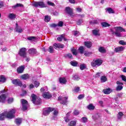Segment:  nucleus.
<instances>
[{
  "instance_id": "f257e3e1",
  "label": "nucleus",
  "mask_w": 126,
  "mask_h": 126,
  "mask_svg": "<svg viewBox=\"0 0 126 126\" xmlns=\"http://www.w3.org/2000/svg\"><path fill=\"white\" fill-rule=\"evenodd\" d=\"M16 112L15 110L12 109L9 111L3 112L0 114V121H4L5 118L7 119H14L15 118L14 114H15Z\"/></svg>"
},
{
  "instance_id": "f03ea898",
  "label": "nucleus",
  "mask_w": 126,
  "mask_h": 126,
  "mask_svg": "<svg viewBox=\"0 0 126 126\" xmlns=\"http://www.w3.org/2000/svg\"><path fill=\"white\" fill-rule=\"evenodd\" d=\"M114 29H115V35L116 37H122V34L120 32H126V30L122 27H116L114 28Z\"/></svg>"
},
{
  "instance_id": "7ed1b4c3",
  "label": "nucleus",
  "mask_w": 126,
  "mask_h": 126,
  "mask_svg": "<svg viewBox=\"0 0 126 126\" xmlns=\"http://www.w3.org/2000/svg\"><path fill=\"white\" fill-rule=\"evenodd\" d=\"M102 63H103V61L101 59H97L96 60H93L91 64L92 66L95 67L102 65Z\"/></svg>"
},
{
  "instance_id": "20e7f679",
  "label": "nucleus",
  "mask_w": 126,
  "mask_h": 126,
  "mask_svg": "<svg viewBox=\"0 0 126 126\" xmlns=\"http://www.w3.org/2000/svg\"><path fill=\"white\" fill-rule=\"evenodd\" d=\"M22 108H21L22 111H26L28 109V105L29 103H28V101L25 99H21L20 100Z\"/></svg>"
},
{
  "instance_id": "39448f33",
  "label": "nucleus",
  "mask_w": 126,
  "mask_h": 126,
  "mask_svg": "<svg viewBox=\"0 0 126 126\" xmlns=\"http://www.w3.org/2000/svg\"><path fill=\"white\" fill-rule=\"evenodd\" d=\"M33 6L34 7H40V8H44L47 7V6L43 1H34L33 3Z\"/></svg>"
},
{
  "instance_id": "423d86ee",
  "label": "nucleus",
  "mask_w": 126,
  "mask_h": 126,
  "mask_svg": "<svg viewBox=\"0 0 126 126\" xmlns=\"http://www.w3.org/2000/svg\"><path fill=\"white\" fill-rule=\"evenodd\" d=\"M26 48H21L19 51L18 55L24 58H27V53H26Z\"/></svg>"
},
{
  "instance_id": "0eeeda50",
  "label": "nucleus",
  "mask_w": 126,
  "mask_h": 126,
  "mask_svg": "<svg viewBox=\"0 0 126 126\" xmlns=\"http://www.w3.org/2000/svg\"><path fill=\"white\" fill-rule=\"evenodd\" d=\"M54 111H55V108L48 107L47 108V110H44L43 112V115L44 116H49V115H50V113Z\"/></svg>"
},
{
  "instance_id": "6e6552de",
  "label": "nucleus",
  "mask_w": 126,
  "mask_h": 126,
  "mask_svg": "<svg viewBox=\"0 0 126 126\" xmlns=\"http://www.w3.org/2000/svg\"><path fill=\"white\" fill-rule=\"evenodd\" d=\"M12 83L13 84H14V85H16V86H20V87L22 86V82H21V81H20V80L19 79L12 80Z\"/></svg>"
},
{
  "instance_id": "1a4fd4ad",
  "label": "nucleus",
  "mask_w": 126,
  "mask_h": 126,
  "mask_svg": "<svg viewBox=\"0 0 126 126\" xmlns=\"http://www.w3.org/2000/svg\"><path fill=\"white\" fill-rule=\"evenodd\" d=\"M25 69V66L24 65L19 66L17 68V73H19V74L23 73Z\"/></svg>"
},
{
  "instance_id": "9d476101",
  "label": "nucleus",
  "mask_w": 126,
  "mask_h": 126,
  "mask_svg": "<svg viewBox=\"0 0 126 126\" xmlns=\"http://www.w3.org/2000/svg\"><path fill=\"white\" fill-rule=\"evenodd\" d=\"M65 11H66L67 14H69V15H70L71 16L72 15V14H73V9L71 8L70 7H65Z\"/></svg>"
},
{
  "instance_id": "9b49d317",
  "label": "nucleus",
  "mask_w": 126,
  "mask_h": 126,
  "mask_svg": "<svg viewBox=\"0 0 126 126\" xmlns=\"http://www.w3.org/2000/svg\"><path fill=\"white\" fill-rule=\"evenodd\" d=\"M42 97H43L45 99H51L52 96V94H50V92H47L42 94Z\"/></svg>"
},
{
  "instance_id": "f8f14e48",
  "label": "nucleus",
  "mask_w": 126,
  "mask_h": 126,
  "mask_svg": "<svg viewBox=\"0 0 126 126\" xmlns=\"http://www.w3.org/2000/svg\"><path fill=\"white\" fill-rule=\"evenodd\" d=\"M53 47L57 50V49H63L64 48V45L60 43H54Z\"/></svg>"
},
{
  "instance_id": "ddd939ff",
  "label": "nucleus",
  "mask_w": 126,
  "mask_h": 126,
  "mask_svg": "<svg viewBox=\"0 0 126 126\" xmlns=\"http://www.w3.org/2000/svg\"><path fill=\"white\" fill-rule=\"evenodd\" d=\"M65 35L64 34H61L59 37H57V40L59 42H62L63 41V39L64 41H67V39L65 37Z\"/></svg>"
},
{
  "instance_id": "4468645a",
  "label": "nucleus",
  "mask_w": 126,
  "mask_h": 126,
  "mask_svg": "<svg viewBox=\"0 0 126 126\" xmlns=\"http://www.w3.org/2000/svg\"><path fill=\"white\" fill-rule=\"evenodd\" d=\"M38 53L37 50L34 48H32L29 50V54L30 55H36Z\"/></svg>"
},
{
  "instance_id": "2eb2a0df",
  "label": "nucleus",
  "mask_w": 126,
  "mask_h": 126,
  "mask_svg": "<svg viewBox=\"0 0 126 126\" xmlns=\"http://www.w3.org/2000/svg\"><path fill=\"white\" fill-rule=\"evenodd\" d=\"M21 79L23 80H29L30 78V76L28 73H26L21 76Z\"/></svg>"
},
{
  "instance_id": "dca6fc26",
  "label": "nucleus",
  "mask_w": 126,
  "mask_h": 126,
  "mask_svg": "<svg viewBox=\"0 0 126 126\" xmlns=\"http://www.w3.org/2000/svg\"><path fill=\"white\" fill-rule=\"evenodd\" d=\"M6 99V95L5 94H2L0 95V102L4 103Z\"/></svg>"
},
{
  "instance_id": "f3484780",
  "label": "nucleus",
  "mask_w": 126,
  "mask_h": 126,
  "mask_svg": "<svg viewBox=\"0 0 126 126\" xmlns=\"http://www.w3.org/2000/svg\"><path fill=\"white\" fill-rule=\"evenodd\" d=\"M84 44L88 49H90L92 47V42L91 41H85Z\"/></svg>"
},
{
  "instance_id": "a211bd4d",
  "label": "nucleus",
  "mask_w": 126,
  "mask_h": 126,
  "mask_svg": "<svg viewBox=\"0 0 126 126\" xmlns=\"http://www.w3.org/2000/svg\"><path fill=\"white\" fill-rule=\"evenodd\" d=\"M99 32H100V30L98 29H95L92 31V33L94 36H100L101 34Z\"/></svg>"
},
{
  "instance_id": "6ab92c4d",
  "label": "nucleus",
  "mask_w": 126,
  "mask_h": 126,
  "mask_svg": "<svg viewBox=\"0 0 126 126\" xmlns=\"http://www.w3.org/2000/svg\"><path fill=\"white\" fill-rule=\"evenodd\" d=\"M67 99L68 97L66 96L63 97L62 100L60 102V104H61L62 105H66V104H67Z\"/></svg>"
},
{
  "instance_id": "aec40b11",
  "label": "nucleus",
  "mask_w": 126,
  "mask_h": 126,
  "mask_svg": "<svg viewBox=\"0 0 126 126\" xmlns=\"http://www.w3.org/2000/svg\"><path fill=\"white\" fill-rule=\"evenodd\" d=\"M31 97L32 98V102L33 104H34L38 98L37 95L34 94H32L31 95Z\"/></svg>"
},
{
  "instance_id": "412c9836",
  "label": "nucleus",
  "mask_w": 126,
  "mask_h": 126,
  "mask_svg": "<svg viewBox=\"0 0 126 126\" xmlns=\"http://www.w3.org/2000/svg\"><path fill=\"white\" fill-rule=\"evenodd\" d=\"M59 80L60 83H61V84H65L67 82L66 79L64 77H60L59 78Z\"/></svg>"
},
{
  "instance_id": "4be33fe9",
  "label": "nucleus",
  "mask_w": 126,
  "mask_h": 126,
  "mask_svg": "<svg viewBox=\"0 0 126 126\" xmlns=\"http://www.w3.org/2000/svg\"><path fill=\"white\" fill-rule=\"evenodd\" d=\"M124 50H125V47L123 46L118 47L115 48V50L116 53H119V52H123Z\"/></svg>"
},
{
  "instance_id": "5701e85b",
  "label": "nucleus",
  "mask_w": 126,
  "mask_h": 126,
  "mask_svg": "<svg viewBox=\"0 0 126 126\" xmlns=\"http://www.w3.org/2000/svg\"><path fill=\"white\" fill-rule=\"evenodd\" d=\"M100 24L102 28H105L106 27H110V26H111V25L105 22H101Z\"/></svg>"
},
{
  "instance_id": "b1692460",
  "label": "nucleus",
  "mask_w": 126,
  "mask_h": 126,
  "mask_svg": "<svg viewBox=\"0 0 126 126\" xmlns=\"http://www.w3.org/2000/svg\"><path fill=\"white\" fill-rule=\"evenodd\" d=\"M87 108L88 110H90V111H93V110H95V106L93 105V104L92 103L89 104V105L87 106Z\"/></svg>"
},
{
  "instance_id": "393cba45",
  "label": "nucleus",
  "mask_w": 126,
  "mask_h": 126,
  "mask_svg": "<svg viewBox=\"0 0 126 126\" xmlns=\"http://www.w3.org/2000/svg\"><path fill=\"white\" fill-rule=\"evenodd\" d=\"M103 92L104 94H109L112 92L110 88L104 89L103 90Z\"/></svg>"
},
{
  "instance_id": "a878e982",
  "label": "nucleus",
  "mask_w": 126,
  "mask_h": 126,
  "mask_svg": "<svg viewBox=\"0 0 126 126\" xmlns=\"http://www.w3.org/2000/svg\"><path fill=\"white\" fill-rule=\"evenodd\" d=\"M106 12H108L110 14L112 13H115V11L113 9V8L111 7H108L105 9Z\"/></svg>"
},
{
  "instance_id": "bb28decb",
  "label": "nucleus",
  "mask_w": 126,
  "mask_h": 126,
  "mask_svg": "<svg viewBox=\"0 0 126 126\" xmlns=\"http://www.w3.org/2000/svg\"><path fill=\"white\" fill-rule=\"evenodd\" d=\"M98 51L99 53H101V54H105L106 52H107L104 47H100L98 48Z\"/></svg>"
},
{
  "instance_id": "cd10ccee",
  "label": "nucleus",
  "mask_w": 126,
  "mask_h": 126,
  "mask_svg": "<svg viewBox=\"0 0 126 126\" xmlns=\"http://www.w3.org/2000/svg\"><path fill=\"white\" fill-rule=\"evenodd\" d=\"M15 123L16 125L19 126L22 123V119L20 118H17L15 119Z\"/></svg>"
},
{
  "instance_id": "c85d7f7f",
  "label": "nucleus",
  "mask_w": 126,
  "mask_h": 126,
  "mask_svg": "<svg viewBox=\"0 0 126 126\" xmlns=\"http://www.w3.org/2000/svg\"><path fill=\"white\" fill-rule=\"evenodd\" d=\"M70 63L72 66H78V62L77 61H71Z\"/></svg>"
},
{
  "instance_id": "c756f323",
  "label": "nucleus",
  "mask_w": 126,
  "mask_h": 126,
  "mask_svg": "<svg viewBox=\"0 0 126 126\" xmlns=\"http://www.w3.org/2000/svg\"><path fill=\"white\" fill-rule=\"evenodd\" d=\"M41 103L42 102L41 101V98L37 97L36 101H35V103H34L33 104L34 105H40V104H41Z\"/></svg>"
},
{
  "instance_id": "7c9ffc66",
  "label": "nucleus",
  "mask_w": 126,
  "mask_h": 126,
  "mask_svg": "<svg viewBox=\"0 0 126 126\" xmlns=\"http://www.w3.org/2000/svg\"><path fill=\"white\" fill-rule=\"evenodd\" d=\"M64 58L72 59L73 57H72V54L71 53H68L64 56Z\"/></svg>"
},
{
  "instance_id": "2f4dec72",
  "label": "nucleus",
  "mask_w": 126,
  "mask_h": 126,
  "mask_svg": "<svg viewBox=\"0 0 126 126\" xmlns=\"http://www.w3.org/2000/svg\"><path fill=\"white\" fill-rule=\"evenodd\" d=\"M87 67V66H86V64L84 63L81 64L80 65V69L81 70H84V69H86Z\"/></svg>"
},
{
  "instance_id": "473e14b6",
  "label": "nucleus",
  "mask_w": 126,
  "mask_h": 126,
  "mask_svg": "<svg viewBox=\"0 0 126 126\" xmlns=\"http://www.w3.org/2000/svg\"><path fill=\"white\" fill-rule=\"evenodd\" d=\"M71 52L74 56H77V51L74 48H71Z\"/></svg>"
},
{
  "instance_id": "72a5a7b5",
  "label": "nucleus",
  "mask_w": 126,
  "mask_h": 126,
  "mask_svg": "<svg viewBox=\"0 0 126 126\" xmlns=\"http://www.w3.org/2000/svg\"><path fill=\"white\" fill-rule=\"evenodd\" d=\"M69 126H76V122L75 121H71L68 124Z\"/></svg>"
},
{
  "instance_id": "f704fd0d",
  "label": "nucleus",
  "mask_w": 126,
  "mask_h": 126,
  "mask_svg": "<svg viewBox=\"0 0 126 126\" xmlns=\"http://www.w3.org/2000/svg\"><path fill=\"white\" fill-rule=\"evenodd\" d=\"M100 80L101 82H106L108 80V79L106 76H102L100 78Z\"/></svg>"
},
{
  "instance_id": "c9c22d12",
  "label": "nucleus",
  "mask_w": 126,
  "mask_h": 126,
  "mask_svg": "<svg viewBox=\"0 0 126 126\" xmlns=\"http://www.w3.org/2000/svg\"><path fill=\"white\" fill-rule=\"evenodd\" d=\"M6 81V79L3 76H1L0 77V82H2V83H4Z\"/></svg>"
},
{
  "instance_id": "e433bc0d",
  "label": "nucleus",
  "mask_w": 126,
  "mask_h": 126,
  "mask_svg": "<svg viewBox=\"0 0 126 126\" xmlns=\"http://www.w3.org/2000/svg\"><path fill=\"white\" fill-rule=\"evenodd\" d=\"M16 16L14 13H10L9 14L8 17L10 18V19H14L15 18V17Z\"/></svg>"
},
{
  "instance_id": "4c0bfd02",
  "label": "nucleus",
  "mask_w": 126,
  "mask_h": 126,
  "mask_svg": "<svg viewBox=\"0 0 126 126\" xmlns=\"http://www.w3.org/2000/svg\"><path fill=\"white\" fill-rule=\"evenodd\" d=\"M48 51L51 54H53L54 53V47L50 46L48 49Z\"/></svg>"
},
{
  "instance_id": "58836bf2",
  "label": "nucleus",
  "mask_w": 126,
  "mask_h": 126,
  "mask_svg": "<svg viewBox=\"0 0 126 126\" xmlns=\"http://www.w3.org/2000/svg\"><path fill=\"white\" fill-rule=\"evenodd\" d=\"M78 50L79 51L80 54H83V53L84 52V47L80 46Z\"/></svg>"
},
{
  "instance_id": "ea45409f",
  "label": "nucleus",
  "mask_w": 126,
  "mask_h": 126,
  "mask_svg": "<svg viewBox=\"0 0 126 126\" xmlns=\"http://www.w3.org/2000/svg\"><path fill=\"white\" fill-rule=\"evenodd\" d=\"M123 88H124L123 86L118 85L117 86L116 90V91H121V90H123Z\"/></svg>"
},
{
  "instance_id": "a19ab883",
  "label": "nucleus",
  "mask_w": 126,
  "mask_h": 126,
  "mask_svg": "<svg viewBox=\"0 0 126 126\" xmlns=\"http://www.w3.org/2000/svg\"><path fill=\"white\" fill-rule=\"evenodd\" d=\"M123 116H124V113H123V112H119L118 113V115L117 116V118L118 120H121V119H122V117H123Z\"/></svg>"
},
{
  "instance_id": "79ce46f5",
  "label": "nucleus",
  "mask_w": 126,
  "mask_h": 126,
  "mask_svg": "<svg viewBox=\"0 0 126 126\" xmlns=\"http://www.w3.org/2000/svg\"><path fill=\"white\" fill-rule=\"evenodd\" d=\"M15 29L16 32H17L18 33H22V32H23V30L20 27L17 28V29Z\"/></svg>"
},
{
  "instance_id": "37998d69",
  "label": "nucleus",
  "mask_w": 126,
  "mask_h": 126,
  "mask_svg": "<svg viewBox=\"0 0 126 126\" xmlns=\"http://www.w3.org/2000/svg\"><path fill=\"white\" fill-rule=\"evenodd\" d=\"M34 86L36 88H38L40 86V82L35 81L34 82Z\"/></svg>"
},
{
  "instance_id": "c03bdc74",
  "label": "nucleus",
  "mask_w": 126,
  "mask_h": 126,
  "mask_svg": "<svg viewBox=\"0 0 126 126\" xmlns=\"http://www.w3.org/2000/svg\"><path fill=\"white\" fill-rule=\"evenodd\" d=\"M73 114L75 116H78V115H79L80 114L79 111L75 109L73 111Z\"/></svg>"
},
{
  "instance_id": "a18cd8bd",
  "label": "nucleus",
  "mask_w": 126,
  "mask_h": 126,
  "mask_svg": "<svg viewBox=\"0 0 126 126\" xmlns=\"http://www.w3.org/2000/svg\"><path fill=\"white\" fill-rule=\"evenodd\" d=\"M73 77L74 78V80H76L77 81L80 79V78H79V76H78L77 75H74Z\"/></svg>"
},
{
  "instance_id": "49530a36",
  "label": "nucleus",
  "mask_w": 126,
  "mask_h": 126,
  "mask_svg": "<svg viewBox=\"0 0 126 126\" xmlns=\"http://www.w3.org/2000/svg\"><path fill=\"white\" fill-rule=\"evenodd\" d=\"M21 6H23V5H22V4L17 3V4L14 5L12 7L13 8H16V7H19Z\"/></svg>"
},
{
  "instance_id": "de8ad7c7",
  "label": "nucleus",
  "mask_w": 126,
  "mask_h": 126,
  "mask_svg": "<svg viewBox=\"0 0 126 126\" xmlns=\"http://www.w3.org/2000/svg\"><path fill=\"white\" fill-rule=\"evenodd\" d=\"M57 25L59 26V27H63V22L62 21H59Z\"/></svg>"
},
{
  "instance_id": "09e8293b",
  "label": "nucleus",
  "mask_w": 126,
  "mask_h": 126,
  "mask_svg": "<svg viewBox=\"0 0 126 126\" xmlns=\"http://www.w3.org/2000/svg\"><path fill=\"white\" fill-rule=\"evenodd\" d=\"M36 39V37L35 36H30L28 37V40L29 41H33V40H35Z\"/></svg>"
},
{
  "instance_id": "8fccbe9b",
  "label": "nucleus",
  "mask_w": 126,
  "mask_h": 126,
  "mask_svg": "<svg viewBox=\"0 0 126 126\" xmlns=\"http://www.w3.org/2000/svg\"><path fill=\"white\" fill-rule=\"evenodd\" d=\"M84 97H85V95H84V94H80L78 96V100H81V99H83V98H84Z\"/></svg>"
},
{
  "instance_id": "3c124183",
  "label": "nucleus",
  "mask_w": 126,
  "mask_h": 126,
  "mask_svg": "<svg viewBox=\"0 0 126 126\" xmlns=\"http://www.w3.org/2000/svg\"><path fill=\"white\" fill-rule=\"evenodd\" d=\"M120 45H122L123 46H125L126 45V42H125V41L124 40H120L119 42Z\"/></svg>"
},
{
  "instance_id": "603ef678",
  "label": "nucleus",
  "mask_w": 126,
  "mask_h": 126,
  "mask_svg": "<svg viewBox=\"0 0 126 126\" xmlns=\"http://www.w3.org/2000/svg\"><path fill=\"white\" fill-rule=\"evenodd\" d=\"M57 27H58V25L54 23L50 25V27L51 28H56Z\"/></svg>"
},
{
  "instance_id": "864d4df0",
  "label": "nucleus",
  "mask_w": 126,
  "mask_h": 126,
  "mask_svg": "<svg viewBox=\"0 0 126 126\" xmlns=\"http://www.w3.org/2000/svg\"><path fill=\"white\" fill-rule=\"evenodd\" d=\"M81 23H83V19H79L77 22V25H80Z\"/></svg>"
},
{
  "instance_id": "5fc2aeb1",
  "label": "nucleus",
  "mask_w": 126,
  "mask_h": 126,
  "mask_svg": "<svg viewBox=\"0 0 126 126\" xmlns=\"http://www.w3.org/2000/svg\"><path fill=\"white\" fill-rule=\"evenodd\" d=\"M44 21L45 22H49V21H50V18H49V16H45L44 18Z\"/></svg>"
},
{
  "instance_id": "6e6d98bb",
  "label": "nucleus",
  "mask_w": 126,
  "mask_h": 126,
  "mask_svg": "<svg viewBox=\"0 0 126 126\" xmlns=\"http://www.w3.org/2000/svg\"><path fill=\"white\" fill-rule=\"evenodd\" d=\"M7 101H8V104H11V103H12V102H13V98L9 97Z\"/></svg>"
},
{
  "instance_id": "4d7b16f0",
  "label": "nucleus",
  "mask_w": 126,
  "mask_h": 126,
  "mask_svg": "<svg viewBox=\"0 0 126 126\" xmlns=\"http://www.w3.org/2000/svg\"><path fill=\"white\" fill-rule=\"evenodd\" d=\"M91 54V53L90 52H89L85 51L84 52V55L86 56V57H89L90 56Z\"/></svg>"
},
{
  "instance_id": "13d9d810",
  "label": "nucleus",
  "mask_w": 126,
  "mask_h": 126,
  "mask_svg": "<svg viewBox=\"0 0 126 126\" xmlns=\"http://www.w3.org/2000/svg\"><path fill=\"white\" fill-rule=\"evenodd\" d=\"M64 120L65 123H69V121H70V119H69L68 117H64Z\"/></svg>"
},
{
  "instance_id": "bf43d9fd",
  "label": "nucleus",
  "mask_w": 126,
  "mask_h": 126,
  "mask_svg": "<svg viewBox=\"0 0 126 126\" xmlns=\"http://www.w3.org/2000/svg\"><path fill=\"white\" fill-rule=\"evenodd\" d=\"M82 120L83 123H87V121H88V119H87V118H86V117H83L82 118Z\"/></svg>"
},
{
  "instance_id": "052dcab7",
  "label": "nucleus",
  "mask_w": 126,
  "mask_h": 126,
  "mask_svg": "<svg viewBox=\"0 0 126 126\" xmlns=\"http://www.w3.org/2000/svg\"><path fill=\"white\" fill-rule=\"evenodd\" d=\"M47 4H48V5H51V6H54V5H55V3L49 1H47Z\"/></svg>"
},
{
  "instance_id": "680f3d73",
  "label": "nucleus",
  "mask_w": 126,
  "mask_h": 126,
  "mask_svg": "<svg viewBox=\"0 0 126 126\" xmlns=\"http://www.w3.org/2000/svg\"><path fill=\"white\" fill-rule=\"evenodd\" d=\"M121 78L123 81L126 82V76L122 75H121Z\"/></svg>"
},
{
  "instance_id": "e2e57ef3",
  "label": "nucleus",
  "mask_w": 126,
  "mask_h": 126,
  "mask_svg": "<svg viewBox=\"0 0 126 126\" xmlns=\"http://www.w3.org/2000/svg\"><path fill=\"white\" fill-rule=\"evenodd\" d=\"M80 88L78 87H76L75 89H74V91L76 93H77L78 92H79V90H80Z\"/></svg>"
},
{
  "instance_id": "0e129e2a",
  "label": "nucleus",
  "mask_w": 126,
  "mask_h": 126,
  "mask_svg": "<svg viewBox=\"0 0 126 126\" xmlns=\"http://www.w3.org/2000/svg\"><path fill=\"white\" fill-rule=\"evenodd\" d=\"M53 111H54L53 112V115H54V116H57V115H58V114H59V111H58V110H55H55H53Z\"/></svg>"
},
{
  "instance_id": "69168bd1",
  "label": "nucleus",
  "mask_w": 126,
  "mask_h": 126,
  "mask_svg": "<svg viewBox=\"0 0 126 126\" xmlns=\"http://www.w3.org/2000/svg\"><path fill=\"white\" fill-rule=\"evenodd\" d=\"M26 94H27V92L26 91H23V94H21V96L22 97H23V96H24L25 95H26Z\"/></svg>"
},
{
  "instance_id": "338daca9",
  "label": "nucleus",
  "mask_w": 126,
  "mask_h": 126,
  "mask_svg": "<svg viewBox=\"0 0 126 126\" xmlns=\"http://www.w3.org/2000/svg\"><path fill=\"white\" fill-rule=\"evenodd\" d=\"M116 84L118 85H124V83L123 82H121L119 81H117L116 82Z\"/></svg>"
},
{
  "instance_id": "774afa93",
  "label": "nucleus",
  "mask_w": 126,
  "mask_h": 126,
  "mask_svg": "<svg viewBox=\"0 0 126 126\" xmlns=\"http://www.w3.org/2000/svg\"><path fill=\"white\" fill-rule=\"evenodd\" d=\"M34 87H35V86H34V85H33V84H31L29 86L30 89H32L34 88Z\"/></svg>"
}]
</instances>
